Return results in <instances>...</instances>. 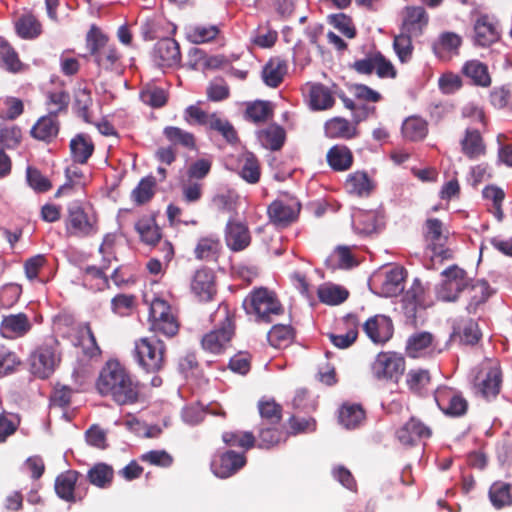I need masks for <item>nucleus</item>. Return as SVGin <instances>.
I'll list each match as a JSON object with an SVG mask.
<instances>
[{
  "mask_svg": "<svg viewBox=\"0 0 512 512\" xmlns=\"http://www.w3.org/2000/svg\"><path fill=\"white\" fill-rule=\"evenodd\" d=\"M95 385L101 396H110L119 405L133 404L139 399L140 383L116 359L104 364Z\"/></svg>",
  "mask_w": 512,
  "mask_h": 512,
  "instance_id": "nucleus-1",
  "label": "nucleus"
},
{
  "mask_svg": "<svg viewBox=\"0 0 512 512\" xmlns=\"http://www.w3.org/2000/svg\"><path fill=\"white\" fill-rule=\"evenodd\" d=\"M86 47L101 70L112 71L119 66L122 57L120 51L96 25H92L86 34Z\"/></svg>",
  "mask_w": 512,
  "mask_h": 512,
  "instance_id": "nucleus-2",
  "label": "nucleus"
},
{
  "mask_svg": "<svg viewBox=\"0 0 512 512\" xmlns=\"http://www.w3.org/2000/svg\"><path fill=\"white\" fill-rule=\"evenodd\" d=\"M215 314H221L223 319L201 339L203 350L219 355L229 346L236 331L235 313L225 303H220Z\"/></svg>",
  "mask_w": 512,
  "mask_h": 512,
  "instance_id": "nucleus-3",
  "label": "nucleus"
},
{
  "mask_svg": "<svg viewBox=\"0 0 512 512\" xmlns=\"http://www.w3.org/2000/svg\"><path fill=\"white\" fill-rule=\"evenodd\" d=\"M166 345L154 337L140 338L135 342L134 354L137 363L148 373H157L164 367Z\"/></svg>",
  "mask_w": 512,
  "mask_h": 512,
  "instance_id": "nucleus-4",
  "label": "nucleus"
},
{
  "mask_svg": "<svg viewBox=\"0 0 512 512\" xmlns=\"http://www.w3.org/2000/svg\"><path fill=\"white\" fill-rule=\"evenodd\" d=\"M406 368L405 358L394 351L379 352L371 364L372 376L378 381L397 383Z\"/></svg>",
  "mask_w": 512,
  "mask_h": 512,
  "instance_id": "nucleus-5",
  "label": "nucleus"
},
{
  "mask_svg": "<svg viewBox=\"0 0 512 512\" xmlns=\"http://www.w3.org/2000/svg\"><path fill=\"white\" fill-rule=\"evenodd\" d=\"M244 307L248 313H254L264 322H270L271 315L283 313V307L273 290H253L249 300L244 301Z\"/></svg>",
  "mask_w": 512,
  "mask_h": 512,
  "instance_id": "nucleus-6",
  "label": "nucleus"
},
{
  "mask_svg": "<svg viewBox=\"0 0 512 512\" xmlns=\"http://www.w3.org/2000/svg\"><path fill=\"white\" fill-rule=\"evenodd\" d=\"M66 231L72 236L88 237L98 232V217L88 214L79 204L68 208Z\"/></svg>",
  "mask_w": 512,
  "mask_h": 512,
  "instance_id": "nucleus-7",
  "label": "nucleus"
},
{
  "mask_svg": "<svg viewBox=\"0 0 512 512\" xmlns=\"http://www.w3.org/2000/svg\"><path fill=\"white\" fill-rule=\"evenodd\" d=\"M351 67L357 73L363 75H370L375 71L377 76L382 79H395L397 77L396 68L380 51L368 53L363 59L356 60Z\"/></svg>",
  "mask_w": 512,
  "mask_h": 512,
  "instance_id": "nucleus-8",
  "label": "nucleus"
},
{
  "mask_svg": "<svg viewBox=\"0 0 512 512\" xmlns=\"http://www.w3.org/2000/svg\"><path fill=\"white\" fill-rule=\"evenodd\" d=\"M301 204L296 198L285 197L274 200L267 208V214L272 224L287 227L297 220Z\"/></svg>",
  "mask_w": 512,
  "mask_h": 512,
  "instance_id": "nucleus-9",
  "label": "nucleus"
},
{
  "mask_svg": "<svg viewBox=\"0 0 512 512\" xmlns=\"http://www.w3.org/2000/svg\"><path fill=\"white\" fill-rule=\"evenodd\" d=\"M60 362L57 349L51 345L38 347L31 355L32 373L40 379L48 378Z\"/></svg>",
  "mask_w": 512,
  "mask_h": 512,
  "instance_id": "nucleus-10",
  "label": "nucleus"
},
{
  "mask_svg": "<svg viewBox=\"0 0 512 512\" xmlns=\"http://www.w3.org/2000/svg\"><path fill=\"white\" fill-rule=\"evenodd\" d=\"M434 398L438 408L447 416L461 417L468 410L467 400L452 388H438L435 391Z\"/></svg>",
  "mask_w": 512,
  "mask_h": 512,
  "instance_id": "nucleus-11",
  "label": "nucleus"
},
{
  "mask_svg": "<svg viewBox=\"0 0 512 512\" xmlns=\"http://www.w3.org/2000/svg\"><path fill=\"white\" fill-rule=\"evenodd\" d=\"M247 463L245 453H238L234 450H227L220 453L211 463V469L215 476L228 478L236 474Z\"/></svg>",
  "mask_w": 512,
  "mask_h": 512,
  "instance_id": "nucleus-12",
  "label": "nucleus"
},
{
  "mask_svg": "<svg viewBox=\"0 0 512 512\" xmlns=\"http://www.w3.org/2000/svg\"><path fill=\"white\" fill-rule=\"evenodd\" d=\"M364 120L365 115H358L352 121L343 117H333L325 122V135L331 139L350 140L356 138L359 135L358 125Z\"/></svg>",
  "mask_w": 512,
  "mask_h": 512,
  "instance_id": "nucleus-13",
  "label": "nucleus"
},
{
  "mask_svg": "<svg viewBox=\"0 0 512 512\" xmlns=\"http://www.w3.org/2000/svg\"><path fill=\"white\" fill-rule=\"evenodd\" d=\"M432 436V429L421 419L412 416L397 431L396 437L404 446H415L420 440Z\"/></svg>",
  "mask_w": 512,
  "mask_h": 512,
  "instance_id": "nucleus-14",
  "label": "nucleus"
},
{
  "mask_svg": "<svg viewBox=\"0 0 512 512\" xmlns=\"http://www.w3.org/2000/svg\"><path fill=\"white\" fill-rule=\"evenodd\" d=\"M153 60L162 68L177 66L181 61V52L178 42L172 38L160 39L154 46Z\"/></svg>",
  "mask_w": 512,
  "mask_h": 512,
  "instance_id": "nucleus-15",
  "label": "nucleus"
},
{
  "mask_svg": "<svg viewBox=\"0 0 512 512\" xmlns=\"http://www.w3.org/2000/svg\"><path fill=\"white\" fill-rule=\"evenodd\" d=\"M363 330L373 343L384 344L392 338L394 325L390 317L375 315L363 324Z\"/></svg>",
  "mask_w": 512,
  "mask_h": 512,
  "instance_id": "nucleus-16",
  "label": "nucleus"
},
{
  "mask_svg": "<svg viewBox=\"0 0 512 512\" xmlns=\"http://www.w3.org/2000/svg\"><path fill=\"white\" fill-rule=\"evenodd\" d=\"M80 477L81 474L76 470H67L59 474L54 485L57 496L66 502L81 500L83 496L76 492L81 486V483H78Z\"/></svg>",
  "mask_w": 512,
  "mask_h": 512,
  "instance_id": "nucleus-17",
  "label": "nucleus"
},
{
  "mask_svg": "<svg viewBox=\"0 0 512 512\" xmlns=\"http://www.w3.org/2000/svg\"><path fill=\"white\" fill-rule=\"evenodd\" d=\"M482 339L478 323L472 318H461L454 322L450 340H458L462 345L475 346Z\"/></svg>",
  "mask_w": 512,
  "mask_h": 512,
  "instance_id": "nucleus-18",
  "label": "nucleus"
},
{
  "mask_svg": "<svg viewBox=\"0 0 512 512\" xmlns=\"http://www.w3.org/2000/svg\"><path fill=\"white\" fill-rule=\"evenodd\" d=\"M459 144L462 154L470 160L479 159L486 154V143L479 129L467 127Z\"/></svg>",
  "mask_w": 512,
  "mask_h": 512,
  "instance_id": "nucleus-19",
  "label": "nucleus"
},
{
  "mask_svg": "<svg viewBox=\"0 0 512 512\" xmlns=\"http://www.w3.org/2000/svg\"><path fill=\"white\" fill-rule=\"evenodd\" d=\"M429 22L426 10L421 6H407L403 11L402 32L418 37Z\"/></svg>",
  "mask_w": 512,
  "mask_h": 512,
  "instance_id": "nucleus-20",
  "label": "nucleus"
},
{
  "mask_svg": "<svg viewBox=\"0 0 512 512\" xmlns=\"http://www.w3.org/2000/svg\"><path fill=\"white\" fill-rule=\"evenodd\" d=\"M32 324L25 313L4 316L0 323V334L6 339H17L25 336Z\"/></svg>",
  "mask_w": 512,
  "mask_h": 512,
  "instance_id": "nucleus-21",
  "label": "nucleus"
},
{
  "mask_svg": "<svg viewBox=\"0 0 512 512\" xmlns=\"http://www.w3.org/2000/svg\"><path fill=\"white\" fill-rule=\"evenodd\" d=\"M225 242L227 247L234 252L246 249L251 243L247 225L239 221H228L225 228Z\"/></svg>",
  "mask_w": 512,
  "mask_h": 512,
  "instance_id": "nucleus-22",
  "label": "nucleus"
},
{
  "mask_svg": "<svg viewBox=\"0 0 512 512\" xmlns=\"http://www.w3.org/2000/svg\"><path fill=\"white\" fill-rule=\"evenodd\" d=\"M462 38L454 32H443L432 44V50L437 58L449 61L459 54Z\"/></svg>",
  "mask_w": 512,
  "mask_h": 512,
  "instance_id": "nucleus-23",
  "label": "nucleus"
},
{
  "mask_svg": "<svg viewBox=\"0 0 512 512\" xmlns=\"http://www.w3.org/2000/svg\"><path fill=\"white\" fill-rule=\"evenodd\" d=\"M474 33L475 44L482 47L490 46L500 38L497 23L488 15H482L476 20Z\"/></svg>",
  "mask_w": 512,
  "mask_h": 512,
  "instance_id": "nucleus-24",
  "label": "nucleus"
},
{
  "mask_svg": "<svg viewBox=\"0 0 512 512\" xmlns=\"http://www.w3.org/2000/svg\"><path fill=\"white\" fill-rule=\"evenodd\" d=\"M306 88L308 103L312 110L324 111L331 109L334 106L335 99L331 90L327 86L321 83H312L307 84Z\"/></svg>",
  "mask_w": 512,
  "mask_h": 512,
  "instance_id": "nucleus-25",
  "label": "nucleus"
},
{
  "mask_svg": "<svg viewBox=\"0 0 512 512\" xmlns=\"http://www.w3.org/2000/svg\"><path fill=\"white\" fill-rule=\"evenodd\" d=\"M220 28L214 24L190 23L184 27L185 38L193 44L208 43L217 38Z\"/></svg>",
  "mask_w": 512,
  "mask_h": 512,
  "instance_id": "nucleus-26",
  "label": "nucleus"
},
{
  "mask_svg": "<svg viewBox=\"0 0 512 512\" xmlns=\"http://www.w3.org/2000/svg\"><path fill=\"white\" fill-rule=\"evenodd\" d=\"M461 73L475 86L486 88L492 83L487 65L477 59L466 61L461 68Z\"/></svg>",
  "mask_w": 512,
  "mask_h": 512,
  "instance_id": "nucleus-27",
  "label": "nucleus"
},
{
  "mask_svg": "<svg viewBox=\"0 0 512 512\" xmlns=\"http://www.w3.org/2000/svg\"><path fill=\"white\" fill-rule=\"evenodd\" d=\"M326 161L333 171L343 172L352 167L354 156L350 148L346 145L336 144L328 150Z\"/></svg>",
  "mask_w": 512,
  "mask_h": 512,
  "instance_id": "nucleus-28",
  "label": "nucleus"
},
{
  "mask_svg": "<svg viewBox=\"0 0 512 512\" xmlns=\"http://www.w3.org/2000/svg\"><path fill=\"white\" fill-rule=\"evenodd\" d=\"M358 264L359 261L348 246L336 247L325 260L326 267L331 270L351 269Z\"/></svg>",
  "mask_w": 512,
  "mask_h": 512,
  "instance_id": "nucleus-29",
  "label": "nucleus"
},
{
  "mask_svg": "<svg viewBox=\"0 0 512 512\" xmlns=\"http://www.w3.org/2000/svg\"><path fill=\"white\" fill-rule=\"evenodd\" d=\"M135 230L146 245L155 246L162 238L161 229L152 215L141 217L135 223Z\"/></svg>",
  "mask_w": 512,
  "mask_h": 512,
  "instance_id": "nucleus-30",
  "label": "nucleus"
},
{
  "mask_svg": "<svg viewBox=\"0 0 512 512\" xmlns=\"http://www.w3.org/2000/svg\"><path fill=\"white\" fill-rule=\"evenodd\" d=\"M151 330L166 337H173L179 331V323L172 310L164 313L149 314Z\"/></svg>",
  "mask_w": 512,
  "mask_h": 512,
  "instance_id": "nucleus-31",
  "label": "nucleus"
},
{
  "mask_svg": "<svg viewBox=\"0 0 512 512\" xmlns=\"http://www.w3.org/2000/svg\"><path fill=\"white\" fill-rule=\"evenodd\" d=\"M344 188L351 195L367 197L371 194L374 185L366 172L356 171L347 176Z\"/></svg>",
  "mask_w": 512,
  "mask_h": 512,
  "instance_id": "nucleus-32",
  "label": "nucleus"
},
{
  "mask_svg": "<svg viewBox=\"0 0 512 512\" xmlns=\"http://www.w3.org/2000/svg\"><path fill=\"white\" fill-rule=\"evenodd\" d=\"M353 227L358 234L371 235L376 233L380 226V218L376 211L358 210L352 217Z\"/></svg>",
  "mask_w": 512,
  "mask_h": 512,
  "instance_id": "nucleus-33",
  "label": "nucleus"
},
{
  "mask_svg": "<svg viewBox=\"0 0 512 512\" xmlns=\"http://www.w3.org/2000/svg\"><path fill=\"white\" fill-rule=\"evenodd\" d=\"M286 73V61L279 57H275L271 58L263 67L262 79L267 86L276 88L282 83Z\"/></svg>",
  "mask_w": 512,
  "mask_h": 512,
  "instance_id": "nucleus-34",
  "label": "nucleus"
},
{
  "mask_svg": "<svg viewBox=\"0 0 512 512\" xmlns=\"http://www.w3.org/2000/svg\"><path fill=\"white\" fill-rule=\"evenodd\" d=\"M401 133L405 140L421 141L428 134V122L420 116H409L402 123Z\"/></svg>",
  "mask_w": 512,
  "mask_h": 512,
  "instance_id": "nucleus-35",
  "label": "nucleus"
},
{
  "mask_svg": "<svg viewBox=\"0 0 512 512\" xmlns=\"http://www.w3.org/2000/svg\"><path fill=\"white\" fill-rule=\"evenodd\" d=\"M343 320L347 327V332L341 335H336L333 333L328 335L332 344L340 349H346L350 347L357 340L358 328L360 325L357 316L354 314L346 315Z\"/></svg>",
  "mask_w": 512,
  "mask_h": 512,
  "instance_id": "nucleus-36",
  "label": "nucleus"
},
{
  "mask_svg": "<svg viewBox=\"0 0 512 512\" xmlns=\"http://www.w3.org/2000/svg\"><path fill=\"white\" fill-rule=\"evenodd\" d=\"M221 242L216 236L209 235L199 238L194 249V255L198 260H217L221 252Z\"/></svg>",
  "mask_w": 512,
  "mask_h": 512,
  "instance_id": "nucleus-37",
  "label": "nucleus"
},
{
  "mask_svg": "<svg viewBox=\"0 0 512 512\" xmlns=\"http://www.w3.org/2000/svg\"><path fill=\"white\" fill-rule=\"evenodd\" d=\"M71 157L75 163L86 164L94 152V144L86 134H78L70 141Z\"/></svg>",
  "mask_w": 512,
  "mask_h": 512,
  "instance_id": "nucleus-38",
  "label": "nucleus"
},
{
  "mask_svg": "<svg viewBox=\"0 0 512 512\" xmlns=\"http://www.w3.org/2000/svg\"><path fill=\"white\" fill-rule=\"evenodd\" d=\"M423 236L426 242L434 246V250H436L437 246H444L448 239L444 224L437 218H428L425 221L423 227Z\"/></svg>",
  "mask_w": 512,
  "mask_h": 512,
  "instance_id": "nucleus-39",
  "label": "nucleus"
},
{
  "mask_svg": "<svg viewBox=\"0 0 512 512\" xmlns=\"http://www.w3.org/2000/svg\"><path fill=\"white\" fill-rule=\"evenodd\" d=\"M424 293L425 290H400L401 307L407 318L415 320L418 308L426 307Z\"/></svg>",
  "mask_w": 512,
  "mask_h": 512,
  "instance_id": "nucleus-40",
  "label": "nucleus"
},
{
  "mask_svg": "<svg viewBox=\"0 0 512 512\" xmlns=\"http://www.w3.org/2000/svg\"><path fill=\"white\" fill-rule=\"evenodd\" d=\"M56 117L50 114L41 117L32 127L31 135L38 140L51 141L59 131V123Z\"/></svg>",
  "mask_w": 512,
  "mask_h": 512,
  "instance_id": "nucleus-41",
  "label": "nucleus"
},
{
  "mask_svg": "<svg viewBox=\"0 0 512 512\" xmlns=\"http://www.w3.org/2000/svg\"><path fill=\"white\" fill-rule=\"evenodd\" d=\"M501 382V370L498 367H491L477 384L478 392L486 399L494 398L500 391Z\"/></svg>",
  "mask_w": 512,
  "mask_h": 512,
  "instance_id": "nucleus-42",
  "label": "nucleus"
},
{
  "mask_svg": "<svg viewBox=\"0 0 512 512\" xmlns=\"http://www.w3.org/2000/svg\"><path fill=\"white\" fill-rule=\"evenodd\" d=\"M406 384L413 394L423 396L431 384V374L427 369H411L407 373Z\"/></svg>",
  "mask_w": 512,
  "mask_h": 512,
  "instance_id": "nucleus-43",
  "label": "nucleus"
},
{
  "mask_svg": "<svg viewBox=\"0 0 512 512\" xmlns=\"http://www.w3.org/2000/svg\"><path fill=\"white\" fill-rule=\"evenodd\" d=\"M512 485L503 481L494 482L489 488V499L496 509L512 505Z\"/></svg>",
  "mask_w": 512,
  "mask_h": 512,
  "instance_id": "nucleus-44",
  "label": "nucleus"
},
{
  "mask_svg": "<svg viewBox=\"0 0 512 512\" xmlns=\"http://www.w3.org/2000/svg\"><path fill=\"white\" fill-rule=\"evenodd\" d=\"M0 66L11 73H19L24 69V64L19 59L15 49L0 37Z\"/></svg>",
  "mask_w": 512,
  "mask_h": 512,
  "instance_id": "nucleus-45",
  "label": "nucleus"
},
{
  "mask_svg": "<svg viewBox=\"0 0 512 512\" xmlns=\"http://www.w3.org/2000/svg\"><path fill=\"white\" fill-rule=\"evenodd\" d=\"M115 244V234L109 233L104 236L103 241L99 247V253L102 256V264L100 269H93L95 271V275L104 277L106 279L104 270L110 268L113 261H117Z\"/></svg>",
  "mask_w": 512,
  "mask_h": 512,
  "instance_id": "nucleus-46",
  "label": "nucleus"
},
{
  "mask_svg": "<svg viewBox=\"0 0 512 512\" xmlns=\"http://www.w3.org/2000/svg\"><path fill=\"white\" fill-rule=\"evenodd\" d=\"M295 331L291 325L276 324L267 334L271 346L281 349L288 347L294 340Z\"/></svg>",
  "mask_w": 512,
  "mask_h": 512,
  "instance_id": "nucleus-47",
  "label": "nucleus"
},
{
  "mask_svg": "<svg viewBox=\"0 0 512 512\" xmlns=\"http://www.w3.org/2000/svg\"><path fill=\"white\" fill-rule=\"evenodd\" d=\"M365 420V411L358 404H345L339 410V422L347 429L359 427Z\"/></svg>",
  "mask_w": 512,
  "mask_h": 512,
  "instance_id": "nucleus-48",
  "label": "nucleus"
},
{
  "mask_svg": "<svg viewBox=\"0 0 512 512\" xmlns=\"http://www.w3.org/2000/svg\"><path fill=\"white\" fill-rule=\"evenodd\" d=\"M239 174L250 184L259 181L261 171L257 158L252 153H245L239 158Z\"/></svg>",
  "mask_w": 512,
  "mask_h": 512,
  "instance_id": "nucleus-49",
  "label": "nucleus"
},
{
  "mask_svg": "<svg viewBox=\"0 0 512 512\" xmlns=\"http://www.w3.org/2000/svg\"><path fill=\"white\" fill-rule=\"evenodd\" d=\"M163 134L174 146H182L189 150L196 148L195 136L179 127L167 126L164 128Z\"/></svg>",
  "mask_w": 512,
  "mask_h": 512,
  "instance_id": "nucleus-50",
  "label": "nucleus"
},
{
  "mask_svg": "<svg viewBox=\"0 0 512 512\" xmlns=\"http://www.w3.org/2000/svg\"><path fill=\"white\" fill-rule=\"evenodd\" d=\"M433 335L430 332L414 333L408 338L406 344V353L410 358H418L422 352L431 346Z\"/></svg>",
  "mask_w": 512,
  "mask_h": 512,
  "instance_id": "nucleus-51",
  "label": "nucleus"
},
{
  "mask_svg": "<svg viewBox=\"0 0 512 512\" xmlns=\"http://www.w3.org/2000/svg\"><path fill=\"white\" fill-rule=\"evenodd\" d=\"M87 477L89 482L94 486L107 488L113 481L114 470L105 463H98L88 471Z\"/></svg>",
  "mask_w": 512,
  "mask_h": 512,
  "instance_id": "nucleus-52",
  "label": "nucleus"
},
{
  "mask_svg": "<svg viewBox=\"0 0 512 512\" xmlns=\"http://www.w3.org/2000/svg\"><path fill=\"white\" fill-rule=\"evenodd\" d=\"M156 180L153 176L142 178L131 192V199L136 205L149 202L155 195Z\"/></svg>",
  "mask_w": 512,
  "mask_h": 512,
  "instance_id": "nucleus-53",
  "label": "nucleus"
},
{
  "mask_svg": "<svg viewBox=\"0 0 512 512\" xmlns=\"http://www.w3.org/2000/svg\"><path fill=\"white\" fill-rule=\"evenodd\" d=\"M223 442L230 447H239L245 451L255 446V436L249 431H227L222 434Z\"/></svg>",
  "mask_w": 512,
  "mask_h": 512,
  "instance_id": "nucleus-54",
  "label": "nucleus"
},
{
  "mask_svg": "<svg viewBox=\"0 0 512 512\" xmlns=\"http://www.w3.org/2000/svg\"><path fill=\"white\" fill-rule=\"evenodd\" d=\"M262 144L270 150H279L285 141V130L279 125H270L259 132Z\"/></svg>",
  "mask_w": 512,
  "mask_h": 512,
  "instance_id": "nucleus-55",
  "label": "nucleus"
},
{
  "mask_svg": "<svg viewBox=\"0 0 512 512\" xmlns=\"http://www.w3.org/2000/svg\"><path fill=\"white\" fill-rule=\"evenodd\" d=\"M273 115V108L270 102L255 101L249 103L245 110V119L254 122L262 123L270 119Z\"/></svg>",
  "mask_w": 512,
  "mask_h": 512,
  "instance_id": "nucleus-56",
  "label": "nucleus"
},
{
  "mask_svg": "<svg viewBox=\"0 0 512 512\" xmlns=\"http://www.w3.org/2000/svg\"><path fill=\"white\" fill-rule=\"evenodd\" d=\"M16 30L20 37L33 39L40 35L41 24L33 15H24L17 21Z\"/></svg>",
  "mask_w": 512,
  "mask_h": 512,
  "instance_id": "nucleus-57",
  "label": "nucleus"
},
{
  "mask_svg": "<svg viewBox=\"0 0 512 512\" xmlns=\"http://www.w3.org/2000/svg\"><path fill=\"white\" fill-rule=\"evenodd\" d=\"M260 416L271 425L278 424L282 419V407L273 399L260 400L258 403Z\"/></svg>",
  "mask_w": 512,
  "mask_h": 512,
  "instance_id": "nucleus-58",
  "label": "nucleus"
},
{
  "mask_svg": "<svg viewBox=\"0 0 512 512\" xmlns=\"http://www.w3.org/2000/svg\"><path fill=\"white\" fill-rule=\"evenodd\" d=\"M376 277H383L382 285L384 288L398 287L404 284L407 271L402 266H391L383 272H380Z\"/></svg>",
  "mask_w": 512,
  "mask_h": 512,
  "instance_id": "nucleus-59",
  "label": "nucleus"
},
{
  "mask_svg": "<svg viewBox=\"0 0 512 512\" xmlns=\"http://www.w3.org/2000/svg\"><path fill=\"white\" fill-rule=\"evenodd\" d=\"M21 364L19 357L0 340V376L13 373Z\"/></svg>",
  "mask_w": 512,
  "mask_h": 512,
  "instance_id": "nucleus-60",
  "label": "nucleus"
},
{
  "mask_svg": "<svg viewBox=\"0 0 512 512\" xmlns=\"http://www.w3.org/2000/svg\"><path fill=\"white\" fill-rule=\"evenodd\" d=\"M207 127L220 133L229 143H235L238 140L237 132L233 125L228 120L219 117L216 113L211 114V120Z\"/></svg>",
  "mask_w": 512,
  "mask_h": 512,
  "instance_id": "nucleus-61",
  "label": "nucleus"
},
{
  "mask_svg": "<svg viewBox=\"0 0 512 512\" xmlns=\"http://www.w3.org/2000/svg\"><path fill=\"white\" fill-rule=\"evenodd\" d=\"M442 276L445 278L444 284L450 287L468 288L470 285L466 272L456 265L445 269L442 272Z\"/></svg>",
  "mask_w": 512,
  "mask_h": 512,
  "instance_id": "nucleus-62",
  "label": "nucleus"
},
{
  "mask_svg": "<svg viewBox=\"0 0 512 512\" xmlns=\"http://www.w3.org/2000/svg\"><path fill=\"white\" fill-rule=\"evenodd\" d=\"M136 297L132 294L119 293L112 298L111 305L114 313L129 316L136 308Z\"/></svg>",
  "mask_w": 512,
  "mask_h": 512,
  "instance_id": "nucleus-63",
  "label": "nucleus"
},
{
  "mask_svg": "<svg viewBox=\"0 0 512 512\" xmlns=\"http://www.w3.org/2000/svg\"><path fill=\"white\" fill-rule=\"evenodd\" d=\"M252 358L248 351H239L230 358L228 367L232 372L245 376L251 370Z\"/></svg>",
  "mask_w": 512,
  "mask_h": 512,
  "instance_id": "nucleus-64",
  "label": "nucleus"
}]
</instances>
